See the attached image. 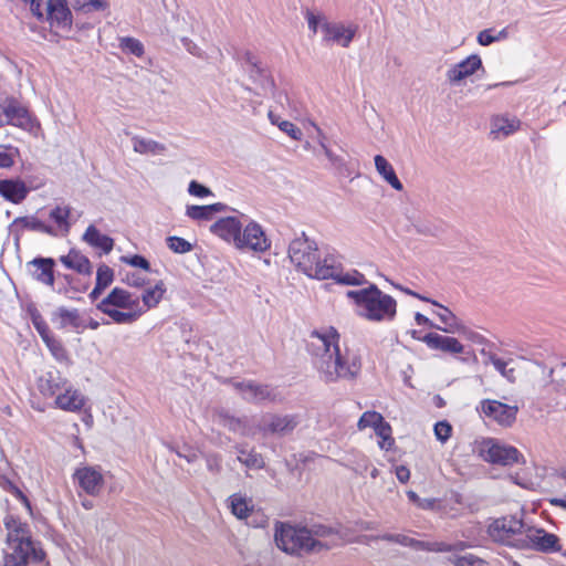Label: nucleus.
<instances>
[{
  "mask_svg": "<svg viewBox=\"0 0 566 566\" xmlns=\"http://www.w3.org/2000/svg\"><path fill=\"white\" fill-rule=\"evenodd\" d=\"M479 70H483L482 60L478 54H471L459 63L451 65L446 73V77L450 85L457 86Z\"/></svg>",
  "mask_w": 566,
  "mask_h": 566,
  "instance_id": "4468645a",
  "label": "nucleus"
},
{
  "mask_svg": "<svg viewBox=\"0 0 566 566\" xmlns=\"http://www.w3.org/2000/svg\"><path fill=\"white\" fill-rule=\"evenodd\" d=\"M29 314L34 328L39 333L42 340L48 338L52 332L41 313L36 308H31L29 310Z\"/></svg>",
  "mask_w": 566,
  "mask_h": 566,
  "instance_id": "49530a36",
  "label": "nucleus"
},
{
  "mask_svg": "<svg viewBox=\"0 0 566 566\" xmlns=\"http://www.w3.org/2000/svg\"><path fill=\"white\" fill-rule=\"evenodd\" d=\"M247 72L249 74V77L260 86V88L263 91V94L272 93L273 96L281 102V98L283 96L282 93H279L277 95L274 93L275 91V84L272 76L269 74V72L262 67L259 64L248 67Z\"/></svg>",
  "mask_w": 566,
  "mask_h": 566,
  "instance_id": "cd10ccee",
  "label": "nucleus"
},
{
  "mask_svg": "<svg viewBox=\"0 0 566 566\" xmlns=\"http://www.w3.org/2000/svg\"><path fill=\"white\" fill-rule=\"evenodd\" d=\"M300 422L298 415L272 413L264 417L260 429L264 434L284 437L292 433Z\"/></svg>",
  "mask_w": 566,
  "mask_h": 566,
  "instance_id": "f8f14e48",
  "label": "nucleus"
},
{
  "mask_svg": "<svg viewBox=\"0 0 566 566\" xmlns=\"http://www.w3.org/2000/svg\"><path fill=\"white\" fill-rule=\"evenodd\" d=\"M10 232L13 234L15 242L20 241L23 230L42 232L49 235H54V229L45 224L43 221L34 216H25L15 218L9 227Z\"/></svg>",
  "mask_w": 566,
  "mask_h": 566,
  "instance_id": "f3484780",
  "label": "nucleus"
},
{
  "mask_svg": "<svg viewBox=\"0 0 566 566\" xmlns=\"http://www.w3.org/2000/svg\"><path fill=\"white\" fill-rule=\"evenodd\" d=\"M71 214L70 207H61L56 206L54 209L50 211V218L60 227L65 228L66 230L70 228L69 218Z\"/></svg>",
  "mask_w": 566,
  "mask_h": 566,
  "instance_id": "09e8293b",
  "label": "nucleus"
},
{
  "mask_svg": "<svg viewBox=\"0 0 566 566\" xmlns=\"http://www.w3.org/2000/svg\"><path fill=\"white\" fill-rule=\"evenodd\" d=\"M72 7L75 11L90 13L93 11H104V4L98 0L92 2V0H71Z\"/></svg>",
  "mask_w": 566,
  "mask_h": 566,
  "instance_id": "864d4df0",
  "label": "nucleus"
},
{
  "mask_svg": "<svg viewBox=\"0 0 566 566\" xmlns=\"http://www.w3.org/2000/svg\"><path fill=\"white\" fill-rule=\"evenodd\" d=\"M274 541L280 549L296 556L329 551L336 544L311 538L307 527H296L286 523H276Z\"/></svg>",
  "mask_w": 566,
  "mask_h": 566,
  "instance_id": "20e7f679",
  "label": "nucleus"
},
{
  "mask_svg": "<svg viewBox=\"0 0 566 566\" xmlns=\"http://www.w3.org/2000/svg\"><path fill=\"white\" fill-rule=\"evenodd\" d=\"M114 280V271L106 264H101L96 272V283L103 289H106L112 284Z\"/></svg>",
  "mask_w": 566,
  "mask_h": 566,
  "instance_id": "5fc2aeb1",
  "label": "nucleus"
},
{
  "mask_svg": "<svg viewBox=\"0 0 566 566\" xmlns=\"http://www.w3.org/2000/svg\"><path fill=\"white\" fill-rule=\"evenodd\" d=\"M32 277L48 286L54 284L55 261L52 258H34L27 264Z\"/></svg>",
  "mask_w": 566,
  "mask_h": 566,
  "instance_id": "a211bd4d",
  "label": "nucleus"
},
{
  "mask_svg": "<svg viewBox=\"0 0 566 566\" xmlns=\"http://www.w3.org/2000/svg\"><path fill=\"white\" fill-rule=\"evenodd\" d=\"M119 48L123 52L142 57L145 53L144 44L135 38L124 36L119 39Z\"/></svg>",
  "mask_w": 566,
  "mask_h": 566,
  "instance_id": "37998d69",
  "label": "nucleus"
},
{
  "mask_svg": "<svg viewBox=\"0 0 566 566\" xmlns=\"http://www.w3.org/2000/svg\"><path fill=\"white\" fill-rule=\"evenodd\" d=\"M98 304L102 306H114L123 310H134L135 307H138L139 300L133 298L132 294L124 289L114 287Z\"/></svg>",
  "mask_w": 566,
  "mask_h": 566,
  "instance_id": "a878e982",
  "label": "nucleus"
},
{
  "mask_svg": "<svg viewBox=\"0 0 566 566\" xmlns=\"http://www.w3.org/2000/svg\"><path fill=\"white\" fill-rule=\"evenodd\" d=\"M61 263L78 274L91 275L93 266L90 259L81 253L78 250L71 249L66 255L60 258Z\"/></svg>",
  "mask_w": 566,
  "mask_h": 566,
  "instance_id": "bb28decb",
  "label": "nucleus"
},
{
  "mask_svg": "<svg viewBox=\"0 0 566 566\" xmlns=\"http://www.w3.org/2000/svg\"><path fill=\"white\" fill-rule=\"evenodd\" d=\"M410 548L415 551L444 553L451 552L453 547L444 542H427L411 538Z\"/></svg>",
  "mask_w": 566,
  "mask_h": 566,
  "instance_id": "79ce46f5",
  "label": "nucleus"
},
{
  "mask_svg": "<svg viewBox=\"0 0 566 566\" xmlns=\"http://www.w3.org/2000/svg\"><path fill=\"white\" fill-rule=\"evenodd\" d=\"M51 28L70 31L73 25V14L67 0H45L44 19Z\"/></svg>",
  "mask_w": 566,
  "mask_h": 566,
  "instance_id": "9b49d317",
  "label": "nucleus"
},
{
  "mask_svg": "<svg viewBox=\"0 0 566 566\" xmlns=\"http://www.w3.org/2000/svg\"><path fill=\"white\" fill-rule=\"evenodd\" d=\"M238 249H248L255 252H264L270 248V241L268 240L262 227L251 221L247 227L241 230L240 242L237 244Z\"/></svg>",
  "mask_w": 566,
  "mask_h": 566,
  "instance_id": "2eb2a0df",
  "label": "nucleus"
},
{
  "mask_svg": "<svg viewBox=\"0 0 566 566\" xmlns=\"http://www.w3.org/2000/svg\"><path fill=\"white\" fill-rule=\"evenodd\" d=\"M231 512L240 520L247 518L251 512L252 506L249 501L240 494H233L229 497Z\"/></svg>",
  "mask_w": 566,
  "mask_h": 566,
  "instance_id": "a19ab883",
  "label": "nucleus"
},
{
  "mask_svg": "<svg viewBox=\"0 0 566 566\" xmlns=\"http://www.w3.org/2000/svg\"><path fill=\"white\" fill-rule=\"evenodd\" d=\"M451 432H452V427L451 424L443 420V421H439L434 424V434H436V438L441 441V442H446L449 440V438L451 437Z\"/></svg>",
  "mask_w": 566,
  "mask_h": 566,
  "instance_id": "680f3d73",
  "label": "nucleus"
},
{
  "mask_svg": "<svg viewBox=\"0 0 566 566\" xmlns=\"http://www.w3.org/2000/svg\"><path fill=\"white\" fill-rule=\"evenodd\" d=\"M439 307V312L436 313L440 322L443 324V326H438L437 329H440L444 333H460L465 334L467 327L462 324V322L451 312L447 306L438 303L436 305Z\"/></svg>",
  "mask_w": 566,
  "mask_h": 566,
  "instance_id": "c756f323",
  "label": "nucleus"
},
{
  "mask_svg": "<svg viewBox=\"0 0 566 566\" xmlns=\"http://www.w3.org/2000/svg\"><path fill=\"white\" fill-rule=\"evenodd\" d=\"M85 403L84 396L76 389H65L64 394H59L55 399V405L66 411H78Z\"/></svg>",
  "mask_w": 566,
  "mask_h": 566,
  "instance_id": "473e14b6",
  "label": "nucleus"
},
{
  "mask_svg": "<svg viewBox=\"0 0 566 566\" xmlns=\"http://www.w3.org/2000/svg\"><path fill=\"white\" fill-rule=\"evenodd\" d=\"M548 376L556 391L566 392V363L558 368H551Z\"/></svg>",
  "mask_w": 566,
  "mask_h": 566,
  "instance_id": "c03bdc74",
  "label": "nucleus"
},
{
  "mask_svg": "<svg viewBox=\"0 0 566 566\" xmlns=\"http://www.w3.org/2000/svg\"><path fill=\"white\" fill-rule=\"evenodd\" d=\"M520 126L521 122L516 117L496 115L491 119V135L494 138H505L518 130Z\"/></svg>",
  "mask_w": 566,
  "mask_h": 566,
  "instance_id": "c85d7f7f",
  "label": "nucleus"
},
{
  "mask_svg": "<svg viewBox=\"0 0 566 566\" xmlns=\"http://www.w3.org/2000/svg\"><path fill=\"white\" fill-rule=\"evenodd\" d=\"M165 292L166 286L163 281H158L154 287L145 290L142 295L144 312H146L149 308L156 307L164 297Z\"/></svg>",
  "mask_w": 566,
  "mask_h": 566,
  "instance_id": "ea45409f",
  "label": "nucleus"
},
{
  "mask_svg": "<svg viewBox=\"0 0 566 566\" xmlns=\"http://www.w3.org/2000/svg\"><path fill=\"white\" fill-rule=\"evenodd\" d=\"M66 380L56 369L44 373L38 380L40 392L45 397L57 396L59 391L65 386Z\"/></svg>",
  "mask_w": 566,
  "mask_h": 566,
  "instance_id": "393cba45",
  "label": "nucleus"
},
{
  "mask_svg": "<svg viewBox=\"0 0 566 566\" xmlns=\"http://www.w3.org/2000/svg\"><path fill=\"white\" fill-rule=\"evenodd\" d=\"M82 239L91 247L101 249L105 254H108L114 247V240L106 234H102L93 224L87 227Z\"/></svg>",
  "mask_w": 566,
  "mask_h": 566,
  "instance_id": "7c9ffc66",
  "label": "nucleus"
},
{
  "mask_svg": "<svg viewBox=\"0 0 566 566\" xmlns=\"http://www.w3.org/2000/svg\"><path fill=\"white\" fill-rule=\"evenodd\" d=\"M167 247L175 253L185 254L190 252L193 247L184 238L171 235L166 239Z\"/></svg>",
  "mask_w": 566,
  "mask_h": 566,
  "instance_id": "8fccbe9b",
  "label": "nucleus"
},
{
  "mask_svg": "<svg viewBox=\"0 0 566 566\" xmlns=\"http://www.w3.org/2000/svg\"><path fill=\"white\" fill-rule=\"evenodd\" d=\"M476 410L501 427L510 428L516 421L518 407L516 405H506L499 400L483 399L476 407Z\"/></svg>",
  "mask_w": 566,
  "mask_h": 566,
  "instance_id": "9d476101",
  "label": "nucleus"
},
{
  "mask_svg": "<svg viewBox=\"0 0 566 566\" xmlns=\"http://www.w3.org/2000/svg\"><path fill=\"white\" fill-rule=\"evenodd\" d=\"M241 230L242 224L235 217L221 218L210 226L211 233L235 247L240 242Z\"/></svg>",
  "mask_w": 566,
  "mask_h": 566,
  "instance_id": "dca6fc26",
  "label": "nucleus"
},
{
  "mask_svg": "<svg viewBox=\"0 0 566 566\" xmlns=\"http://www.w3.org/2000/svg\"><path fill=\"white\" fill-rule=\"evenodd\" d=\"M51 321L60 329L72 327L76 332H80L86 328L84 319L77 308L59 306L54 312H52Z\"/></svg>",
  "mask_w": 566,
  "mask_h": 566,
  "instance_id": "6ab92c4d",
  "label": "nucleus"
},
{
  "mask_svg": "<svg viewBox=\"0 0 566 566\" xmlns=\"http://www.w3.org/2000/svg\"><path fill=\"white\" fill-rule=\"evenodd\" d=\"M4 104L6 125H13L21 128H27L31 124V117L25 107H23L17 99L8 98Z\"/></svg>",
  "mask_w": 566,
  "mask_h": 566,
  "instance_id": "4be33fe9",
  "label": "nucleus"
},
{
  "mask_svg": "<svg viewBox=\"0 0 566 566\" xmlns=\"http://www.w3.org/2000/svg\"><path fill=\"white\" fill-rule=\"evenodd\" d=\"M347 297L357 307V315L370 322L392 321L397 315V301L371 283L361 290H350Z\"/></svg>",
  "mask_w": 566,
  "mask_h": 566,
  "instance_id": "7ed1b4c3",
  "label": "nucleus"
},
{
  "mask_svg": "<svg viewBox=\"0 0 566 566\" xmlns=\"http://www.w3.org/2000/svg\"><path fill=\"white\" fill-rule=\"evenodd\" d=\"M336 282L344 285H363L367 281L364 274L359 273L358 271H354L353 273L346 274H343L340 272L338 277L336 279Z\"/></svg>",
  "mask_w": 566,
  "mask_h": 566,
  "instance_id": "4d7b16f0",
  "label": "nucleus"
},
{
  "mask_svg": "<svg viewBox=\"0 0 566 566\" xmlns=\"http://www.w3.org/2000/svg\"><path fill=\"white\" fill-rule=\"evenodd\" d=\"M96 308L112 318V321L116 324H133L144 313V310L142 308L123 312L117 310V307L106 305L102 306L101 304H97Z\"/></svg>",
  "mask_w": 566,
  "mask_h": 566,
  "instance_id": "2f4dec72",
  "label": "nucleus"
},
{
  "mask_svg": "<svg viewBox=\"0 0 566 566\" xmlns=\"http://www.w3.org/2000/svg\"><path fill=\"white\" fill-rule=\"evenodd\" d=\"M229 207L222 202H217L207 206H187L186 216L192 220H211L217 212L226 211Z\"/></svg>",
  "mask_w": 566,
  "mask_h": 566,
  "instance_id": "72a5a7b5",
  "label": "nucleus"
},
{
  "mask_svg": "<svg viewBox=\"0 0 566 566\" xmlns=\"http://www.w3.org/2000/svg\"><path fill=\"white\" fill-rule=\"evenodd\" d=\"M319 254V249L315 241L310 240L303 232L301 237L295 238L289 245V258L294 266L308 276L313 271V264Z\"/></svg>",
  "mask_w": 566,
  "mask_h": 566,
  "instance_id": "423d86ee",
  "label": "nucleus"
},
{
  "mask_svg": "<svg viewBox=\"0 0 566 566\" xmlns=\"http://www.w3.org/2000/svg\"><path fill=\"white\" fill-rule=\"evenodd\" d=\"M375 432L384 440L380 443V448L388 450L389 447L394 443V439L390 437L391 427L389 426V423L382 420V422L375 428Z\"/></svg>",
  "mask_w": 566,
  "mask_h": 566,
  "instance_id": "6e6d98bb",
  "label": "nucleus"
},
{
  "mask_svg": "<svg viewBox=\"0 0 566 566\" xmlns=\"http://www.w3.org/2000/svg\"><path fill=\"white\" fill-rule=\"evenodd\" d=\"M132 143L134 151L140 155H160L167 149L164 144L138 135L132 137Z\"/></svg>",
  "mask_w": 566,
  "mask_h": 566,
  "instance_id": "4c0bfd02",
  "label": "nucleus"
},
{
  "mask_svg": "<svg viewBox=\"0 0 566 566\" xmlns=\"http://www.w3.org/2000/svg\"><path fill=\"white\" fill-rule=\"evenodd\" d=\"M279 128L294 140H301L303 137L302 130L290 120L280 122Z\"/></svg>",
  "mask_w": 566,
  "mask_h": 566,
  "instance_id": "e2e57ef3",
  "label": "nucleus"
},
{
  "mask_svg": "<svg viewBox=\"0 0 566 566\" xmlns=\"http://www.w3.org/2000/svg\"><path fill=\"white\" fill-rule=\"evenodd\" d=\"M43 343L46 345L53 357L59 360L63 361L67 359V352L64 348L61 340L54 337L53 334L48 336V338L43 339Z\"/></svg>",
  "mask_w": 566,
  "mask_h": 566,
  "instance_id": "de8ad7c7",
  "label": "nucleus"
},
{
  "mask_svg": "<svg viewBox=\"0 0 566 566\" xmlns=\"http://www.w3.org/2000/svg\"><path fill=\"white\" fill-rule=\"evenodd\" d=\"M450 562L455 566H486V562L473 555H455L450 558Z\"/></svg>",
  "mask_w": 566,
  "mask_h": 566,
  "instance_id": "603ef678",
  "label": "nucleus"
},
{
  "mask_svg": "<svg viewBox=\"0 0 566 566\" xmlns=\"http://www.w3.org/2000/svg\"><path fill=\"white\" fill-rule=\"evenodd\" d=\"M188 192L191 196L198 197V198H205V197L213 195L212 191L208 187H206L205 185H202L196 180H191L189 182Z\"/></svg>",
  "mask_w": 566,
  "mask_h": 566,
  "instance_id": "69168bd1",
  "label": "nucleus"
},
{
  "mask_svg": "<svg viewBox=\"0 0 566 566\" xmlns=\"http://www.w3.org/2000/svg\"><path fill=\"white\" fill-rule=\"evenodd\" d=\"M216 421L228 430L244 436L247 433V423L243 419L237 418L224 410L216 415Z\"/></svg>",
  "mask_w": 566,
  "mask_h": 566,
  "instance_id": "58836bf2",
  "label": "nucleus"
},
{
  "mask_svg": "<svg viewBox=\"0 0 566 566\" xmlns=\"http://www.w3.org/2000/svg\"><path fill=\"white\" fill-rule=\"evenodd\" d=\"M203 457L207 470L212 474H219L222 470V457L216 452L206 453Z\"/></svg>",
  "mask_w": 566,
  "mask_h": 566,
  "instance_id": "13d9d810",
  "label": "nucleus"
},
{
  "mask_svg": "<svg viewBox=\"0 0 566 566\" xmlns=\"http://www.w3.org/2000/svg\"><path fill=\"white\" fill-rule=\"evenodd\" d=\"M122 261L124 263H127V264L134 266V268H139V269H143L145 271H150V263L143 255L134 254V255H130V256H123Z\"/></svg>",
  "mask_w": 566,
  "mask_h": 566,
  "instance_id": "0e129e2a",
  "label": "nucleus"
},
{
  "mask_svg": "<svg viewBox=\"0 0 566 566\" xmlns=\"http://www.w3.org/2000/svg\"><path fill=\"white\" fill-rule=\"evenodd\" d=\"M19 156V149L11 145H0V169H10L15 158Z\"/></svg>",
  "mask_w": 566,
  "mask_h": 566,
  "instance_id": "a18cd8bd",
  "label": "nucleus"
},
{
  "mask_svg": "<svg viewBox=\"0 0 566 566\" xmlns=\"http://www.w3.org/2000/svg\"><path fill=\"white\" fill-rule=\"evenodd\" d=\"M244 400L250 403H260L263 401L274 402L280 400V395L271 385L259 384L251 380L248 394L244 395Z\"/></svg>",
  "mask_w": 566,
  "mask_h": 566,
  "instance_id": "b1692460",
  "label": "nucleus"
},
{
  "mask_svg": "<svg viewBox=\"0 0 566 566\" xmlns=\"http://www.w3.org/2000/svg\"><path fill=\"white\" fill-rule=\"evenodd\" d=\"M307 350L318 377L325 384L339 380H356L361 371V357L349 349L340 350L339 334L334 327L322 333L313 331L307 343Z\"/></svg>",
  "mask_w": 566,
  "mask_h": 566,
  "instance_id": "f257e3e1",
  "label": "nucleus"
},
{
  "mask_svg": "<svg viewBox=\"0 0 566 566\" xmlns=\"http://www.w3.org/2000/svg\"><path fill=\"white\" fill-rule=\"evenodd\" d=\"M234 449L238 452V461L245 465L249 469L260 470L263 469L265 462L261 453L256 452L254 449H248L245 443H238L234 446Z\"/></svg>",
  "mask_w": 566,
  "mask_h": 566,
  "instance_id": "f704fd0d",
  "label": "nucleus"
},
{
  "mask_svg": "<svg viewBox=\"0 0 566 566\" xmlns=\"http://www.w3.org/2000/svg\"><path fill=\"white\" fill-rule=\"evenodd\" d=\"M407 496L410 502L417 505L422 510H431L434 507L436 500L434 499H421L415 491H407Z\"/></svg>",
  "mask_w": 566,
  "mask_h": 566,
  "instance_id": "bf43d9fd",
  "label": "nucleus"
},
{
  "mask_svg": "<svg viewBox=\"0 0 566 566\" xmlns=\"http://www.w3.org/2000/svg\"><path fill=\"white\" fill-rule=\"evenodd\" d=\"M517 549H532L539 553H557L562 551L559 537L544 528L526 525L523 535L515 544Z\"/></svg>",
  "mask_w": 566,
  "mask_h": 566,
  "instance_id": "39448f33",
  "label": "nucleus"
},
{
  "mask_svg": "<svg viewBox=\"0 0 566 566\" xmlns=\"http://www.w3.org/2000/svg\"><path fill=\"white\" fill-rule=\"evenodd\" d=\"M384 417L377 411H366L361 415L358 420V428L360 430L366 428H376L379 423H381Z\"/></svg>",
  "mask_w": 566,
  "mask_h": 566,
  "instance_id": "3c124183",
  "label": "nucleus"
},
{
  "mask_svg": "<svg viewBox=\"0 0 566 566\" xmlns=\"http://www.w3.org/2000/svg\"><path fill=\"white\" fill-rule=\"evenodd\" d=\"M480 453L486 462L505 467L523 460L522 453L515 447L501 444L494 439L484 440Z\"/></svg>",
  "mask_w": 566,
  "mask_h": 566,
  "instance_id": "6e6552de",
  "label": "nucleus"
},
{
  "mask_svg": "<svg viewBox=\"0 0 566 566\" xmlns=\"http://www.w3.org/2000/svg\"><path fill=\"white\" fill-rule=\"evenodd\" d=\"M313 264V271L308 273V277L316 280L332 279L336 282L339 273L343 271L342 258L335 250L325 248L319 250Z\"/></svg>",
  "mask_w": 566,
  "mask_h": 566,
  "instance_id": "1a4fd4ad",
  "label": "nucleus"
},
{
  "mask_svg": "<svg viewBox=\"0 0 566 566\" xmlns=\"http://www.w3.org/2000/svg\"><path fill=\"white\" fill-rule=\"evenodd\" d=\"M377 538H379L381 541L390 542V543H397V544L406 546V547H410L412 537L403 535V534L386 533V534L378 536Z\"/></svg>",
  "mask_w": 566,
  "mask_h": 566,
  "instance_id": "338daca9",
  "label": "nucleus"
},
{
  "mask_svg": "<svg viewBox=\"0 0 566 566\" xmlns=\"http://www.w3.org/2000/svg\"><path fill=\"white\" fill-rule=\"evenodd\" d=\"M526 524L515 516H504L493 521L488 527L489 536L497 543L515 548Z\"/></svg>",
  "mask_w": 566,
  "mask_h": 566,
  "instance_id": "0eeeda50",
  "label": "nucleus"
},
{
  "mask_svg": "<svg viewBox=\"0 0 566 566\" xmlns=\"http://www.w3.org/2000/svg\"><path fill=\"white\" fill-rule=\"evenodd\" d=\"M375 167L377 172L395 189L402 190L403 186L401 181L398 179L394 167L391 164L381 155H376L375 158Z\"/></svg>",
  "mask_w": 566,
  "mask_h": 566,
  "instance_id": "e433bc0d",
  "label": "nucleus"
},
{
  "mask_svg": "<svg viewBox=\"0 0 566 566\" xmlns=\"http://www.w3.org/2000/svg\"><path fill=\"white\" fill-rule=\"evenodd\" d=\"M421 342L432 350H440L447 354H462L464 352V346L457 338L438 333L423 335Z\"/></svg>",
  "mask_w": 566,
  "mask_h": 566,
  "instance_id": "412c9836",
  "label": "nucleus"
},
{
  "mask_svg": "<svg viewBox=\"0 0 566 566\" xmlns=\"http://www.w3.org/2000/svg\"><path fill=\"white\" fill-rule=\"evenodd\" d=\"M7 531L3 563L0 566H28L29 563H41L45 552L41 543L33 539L30 526L19 517L7 514L3 518Z\"/></svg>",
  "mask_w": 566,
  "mask_h": 566,
  "instance_id": "f03ea898",
  "label": "nucleus"
},
{
  "mask_svg": "<svg viewBox=\"0 0 566 566\" xmlns=\"http://www.w3.org/2000/svg\"><path fill=\"white\" fill-rule=\"evenodd\" d=\"M307 527L311 538L319 539L322 542H335V547L340 545L343 537L336 527L324 524H312Z\"/></svg>",
  "mask_w": 566,
  "mask_h": 566,
  "instance_id": "c9c22d12",
  "label": "nucleus"
},
{
  "mask_svg": "<svg viewBox=\"0 0 566 566\" xmlns=\"http://www.w3.org/2000/svg\"><path fill=\"white\" fill-rule=\"evenodd\" d=\"M323 41L336 43L343 48H348L355 38L358 27L356 24L345 25L340 22L324 21L321 24Z\"/></svg>",
  "mask_w": 566,
  "mask_h": 566,
  "instance_id": "ddd939ff",
  "label": "nucleus"
},
{
  "mask_svg": "<svg viewBox=\"0 0 566 566\" xmlns=\"http://www.w3.org/2000/svg\"><path fill=\"white\" fill-rule=\"evenodd\" d=\"M74 478L80 488L90 495L98 494L104 483L102 473L93 467L77 469Z\"/></svg>",
  "mask_w": 566,
  "mask_h": 566,
  "instance_id": "aec40b11",
  "label": "nucleus"
},
{
  "mask_svg": "<svg viewBox=\"0 0 566 566\" xmlns=\"http://www.w3.org/2000/svg\"><path fill=\"white\" fill-rule=\"evenodd\" d=\"M511 361H506L504 359L501 360L500 367H494L504 378H506L510 382H514L515 377V368L509 367Z\"/></svg>",
  "mask_w": 566,
  "mask_h": 566,
  "instance_id": "774afa93",
  "label": "nucleus"
},
{
  "mask_svg": "<svg viewBox=\"0 0 566 566\" xmlns=\"http://www.w3.org/2000/svg\"><path fill=\"white\" fill-rule=\"evenodd\" d=\"M29 193V189L21 179L0 180V196L12 203L22 202Z\"/></svg>",
  "mask_w": 566,
  "mask_h": 566,
  "instance_id": "5701e85b",
  "label": "nucleus"
},
{
  "mask_svg": "<svg viewBox=\"0 0 566 566\" xmlns=\"http://www.w3.org/2000/svg\"><path fill=\"white\" fill-rule=\"evenodd\" d=\"M316 130H317V134L319 136V146L322 147L325 156L329 159V161L335 165V166H340L343 164V159L335 155L328 147L327 145L325 144V136L323 134V132L321 130V128H318L317 126H315Z\"/></svg>",
  "mask_w": 566,
  "mask_h": 566,
  "instance_id": "052dcab7",
  "label": "nucleus"
}]
</instances>
